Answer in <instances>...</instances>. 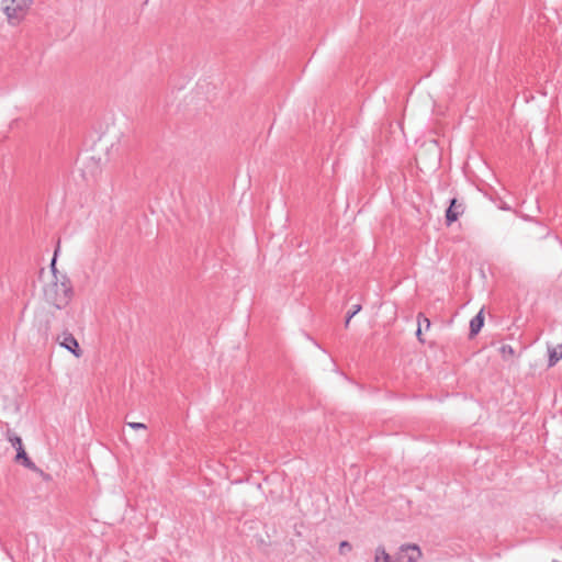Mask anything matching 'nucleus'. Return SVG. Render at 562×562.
<instances>
[{
	"label": "nucleus",
	"mask_w": 562,
	"mask_h": 562,
	"mask_svg": "<svg viewBox=\"0 0 562 562\" xmlns=\"http://www.w3.org/2000/svg\"><path fill=\"white\" fill-rule=\"evenodd\" d=\"M423 557L422 550L416 544H405L401 547V554L397 562H417Z\"/></svg>",
	"instance_id": "nucleus-4"
},
{
	"label": "nucleus",
	"mask_w": 562,
	"mask_h": 562,
	"mask_svg": "<svg viewBox=\"0 0 562 562\" xmlns=\"http://www.w3.org/2000/svg\"><path fill=\"white\" fill-rule=\"evenodd\" d=\"M60 346L69 350L76 358H80L82 356V349L80 348L78 340L71 334H67L63 337Z\"/></svg>",
	"instance_id": "nucleus-5"
},
{
	"label": "nucleus",
	"mask_w": 562,
	"mask_h": 562,
	"mask_svg": "<svg viewBox=\"0 0 562 562\" xmlns=\"http://www.w3.org/2000/svg\"><path fill=\"white\" fill-rule=\"evenodd\" d=\"M416 336L418 338V340L420 342H424V338H423V333H422V327L418 325V328H417V331H416Z\"/></svg>",
	"instance_id": "nucleus-14"
},
{
	"label": "nucleus",
	"mask_w": 562,
	"mask_h": 562,
	"mask_svg": "<svg viewBox=\"0 0 562 562\" xmlns=\"http://www.w3.org/2000/svg\"><path fill=\"white\" fill-rule=\"evenodd\" d=\"M127 425H128L132 429H134V430H139V429H140V430H145V429H147V426H146L145 424H143V423H134V422H130V423H127Z\"/></svg>",
	"instance_id": "nucleus-11"
},
{
	"label": "nucleus",
	"mask_w": 562,
	"mask_h": 562,
	"mask_svg": "<svg viewBox=\"0 0 562 562\" xmlns=\"http://www.w3.org/2000/svg\"><path fill=\"white\" fill-rule=\"evenodd\" d=\"M462 212V204L458 203V201L453 199L450 203L449 209L446 212L447 224L450 225L453 222H456Z\"/></svg>",
	"instance_id": "nucleus-6"
},
{
	"label": "nucleus",
	"mask_w": 562,
	"mask_h": 562,
	"mask_svg": "<svg viewBox=\"0 0 562 562\" xmlns=\"http://www.w3.org/2000/svg\"><path fill=\"white\" fill-rule=\"evenodd\" d=\"M75 289L70 279L53 270L52 279L43 286V302L46 310L54 314L70 306Z\"/></svg>",
	"instance_id": "nucleus-1"
},
{
	"label": "nucleus",
	"mask_w": 562,
	"mask_h": 562,
	"mask_svg": "<svg viewBox=\"0 0 562 562\" xmlns=\"http://www.w3.org/2000/svg\"><path fill=\"white\" fill-rule=\"evenodd\" d=\"M484 326V315L483 310H481L475 317H473L470 322V334L471 336H475Z\"/></svg>",
	"instance_id": "nucleus-7"
},
{
	"label": "nucleus",
	"mask_w": 562,
	"mask_h": 562,
	"mask_svg": "<svg viewBox=\"0 0 562 562\" xmlns=\"http://www.w3.org/2000/svg\"><path fill=\"white\" fill-rule=\"evenodd\" d=\"M361 310L360 305H355L352 313L349 315V317L346 321V325L348 326L351 317H353L359 311Z\"/></svg>",
	"instance_id": "nucleus-13"
},
{
	"label": "nucleus",
	"mask_w": 562,
	"mask_h": 562,
	"mask_svg": "<svg viewBox=\"0 0 562 562\" xmlns=\"http://www.w3.org/2000/svg\"><path fill=\"white\" fill-rule=\"evenodd\" d=\"M562 359V345L549 348V367H553Z\"/></svg>",
	"instance_id": "nucleus-8"
},
{
	"label": "nucleus",
	"mask_w": 562,
	"mask_h": 562,
	"mask_svg": "<svg viewBox=\"0 0 562 562\" xmlns=\"http://www.w3.org/2000/svg\"><path fill=\"white\" fill-rule=\"evenodd\" d=\"M9 440L16 450L15 461L23 464L25 468H33V462L25 452L22 439L19 436H10Z\"/></svg>",
	"instance_id": "nucleus-3"
},
{
	"label": "nucleus",
	"mask_w": 562,
	"mask_h": 562,
	"mask_svg": "<svg viewBox=\"0 0 562 562\" xmlns=\"http://www.w3.org/2000/svg\"><path fill=\"white\" fill-rule=\"evenodd\" d=\"M351 550V546L349 542L347 541H342L340 544H339V552L341 554H345L346 552L350 551Z\"/></svg>",
	"instance_id": "nucleus-12"
},
{
	"label": "nucleus",
	"mask_w": 562,
	"mask_h": 562,
	"mask_svg": "<svg viewBox=\"0 0 562 562\" xmlns=\"http://www.w3.org/2000/svg\"><path fill=\"white\" fill-rule=\"evenodd\" d=\"M374 562H396L392 560L391 555L385 551L383 547H379L375 550Z\"/></svg>",
	"instance_id": "nucleus-9"
},
{
	"label": "nucleus",
	"mask_w": 562,
	"mask_h": 562,
	"mask_svg": "<svg viewBox=\"0 0 562 562\" xmlns=\"http://www.w3.org/2000/svg\"><path fill=\"white\" fill-rule=\"evenodd\" d=\"M417 318H418V325L420 327L423 325V327H425L426 330H428L430 328V321L427 317H425L423 314H419Z\"/></svg>",
	"instance_id": "nucleus-10"
},
{
	"label": "nucleus",
	"mask_w": 562,
	"mask_h": 562,
	"mask_svg": "<svg viewBox=\"0 0 562 562\" xmlns=\"http://www.w3.org/2000/svg\"><path fill=\"white\" fill-rule=\"evenodd\" d=\"M33 0H1L2 12L10 25H19L30 13Z\"/></svg>",
	"instance_id": "nucleus-2"
}]
</instances>
